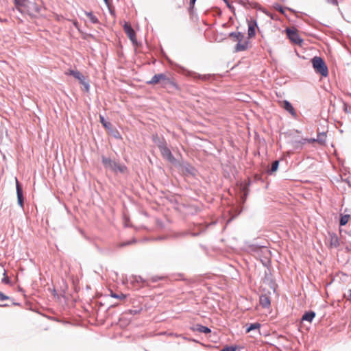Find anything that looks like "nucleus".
I'll use <instances>...</instances> for the list:
<instances>
[{
	"mask_svg": "<svg viewBox=\"0 0 351 351\" xmlns=\"http://www.w3.org/2000/svg\"><path fill=\"white\" fill-rule=\"evenodd\" d=\"M247 42H245L244 43H241V42H238V43L234 47V51L239 52L246 50L247 49Z\"/></svg>",
	"mask_w": 351,
	"mask_h": 351,
	"instance_id": "19",
	"label": "nucleus"
},
{
	"mask_svg": "<svg viewBox=\"0 0 351 351\" xmlns=\"http://www.w3.org/2000/svg\"><path fill=\"white\" fill-rule=\"evenodd\" d=\"M193 330L205 334H208L211 332V330L209 328L200 324H197Z\"/></svg>",
	"mask_w": 351,
	"mask_h": 351,
	"instance_id": "18",
	"label": "nucleus"
},
{
	"mask_svg": "<svg viewBox=\"0 0 351 351\" xmlns=\"http://www.w3.org/2000/svg\"><path fill=\"white\" fill-rule=\"evenodd\" d=\"M328 243L330 248H337L339 246V240L335 233H329Z\"/></svg>",
	"mask_w": 351,
	"mask_h": 351,
	"instance_id": "9",
	"label": "nucleus"
},
{
	"mask_svg": "<svg viewBox=\"0 0 351 351\" xmlns=\"http://www.w3.org/2000/svg\"><path fill=\"white\" fill-rule=\"evenodd\" d=\"M111 296L114 298L124 300L126 298V295L123 293L117 294L114 293H111Z\"/></svg>",
	"mask_w": 351,
	"mask_h": 351,
	"instance_id": "25",
	"label": "nucleus"
},
{
	"mask_svg": "<svg viewBox=\"0 0 351 351\" xmlns=\"http://www.w3.org/2000/svg\"><path fill=\"white\" fill-rule=\"evenodd\" d=\"M223 1L226 3V4L227 7H228V8H229L232 12H234V7H233V6H232L230 3H229V1H228V0H223Z\"/></svg>",
	"mask_w": 351,
	"mask_h": 351,
	"instance_id": "30",
	"label": "nucleus"
},
{
	"mask_svg": "<svg viewBox=\"0 0 351 351\" xmlns=\"http://www.w3.org/2000/svg\"><path fill=\"white\" fill-rule=\"evenodd\" d=\"M160 86L161 87L167 89L169 92L173 90L178 89V84L174 82V80L172 78H170L168 76H167L166 74H165V80H162Z\"/></svg>",
	"mask_w": 351,
	"mask_h": 351,
	"instance_id": "6",
	"label": "nucleus"
},
{
	"mask_svg": "<svg viewBox=\"0 0 351 351\" xmlns=\"http://www.w3.org/2000/svg\"><path fill=\"white\" fill-rule=\"evenodd\" d=\"M314 142H317L316 138H304V139H302V143H314Z\"/></svg>",
	"mask_w": 351,
	"mask_h": 351,
	"instance_id": "28",
	"label": "nucleus"
},
{
	"mask_svg": "<svg viewBox=\"0 0 351 351\" xmlns=\"http://www.w3.org/2000/svg\"><path fill=\"white\" fill-rule=\"evenodd\" d=\"M289 10L290 11H291V12H295L293 10H292V9H291V8H289Z\"/></svg>",
	"mask_w": 351,
	"mask_h": 351,
	"instance_id": "41",
	"label": "nucleus"
},
{
	"mask_svg": "<svg viewBox=\"0 0 351 351\" xmlns=\"http://www.w3.org/2000/svg\"><path fill=\"white\" fill-rule=\"evenodd\" d=\"M285 31L288 38L292 43L300 46L302 45V44L304 42V40L298 34V30L296 29L287 28Z\"/></svg>",
	"mask_w": 351,
	"mask_h": 351,
	"instance_id": "5",
	"label": "nucleus"
},
{
	"mask_svg": "<svg viewBox=\"0 0 351 351\" xmlns=\"http://www.w3.org/2000/svg\"><path fill=\"white\" fill-rule=\"evenodd\" d=\"M99 119L101 123L105 128L110 129L112 127V124L110 122L106 121L102 115H99Z\"/></svg>",
	"mask_w": 351,
	"mask_h": 351,
	"instance_id": "24",
	"label": "nucleus"
},
{
	"mask_svg": "<svg viewBox=\"0 0 351 351\" xmlns=\"http://www.w3.org/2000/svg\"><path fill=\"white\" fill-rule=\"evenodd\" d=\"M25 0H14V3L16 5L23 6L25 4Z\"/></svg>",
	"mask_w": 351,
	"mask_h": 351,
	"instance_id": "31",
	"label": "nucleus"
},
{
	"mask_svg": "<svg viewBox=\"0 0 351 351\" xmlns=\"http://www.w3.org/2000/svg\"><path fill=\"white\" fill-rule=\"evenodd\" d=\"M158 279H160V278H153L152 280H153V282H156L158 280Z\"/></svg>",
	"mask_w": 351,
	"mask_h": 351,
	"instance_id": "40",
	"label": "nucleus"
},
{
	"mask_svg": "<svg viewBox=\"0 0 351 351\" xmlns=\"http://www.w3.org/2000/svg\"><path fill=\"white\" fill-rule=\"evenodd\" d=\"M349 219H350V215H342L341 217L340 221H339L340 226H343L346 225L347 223L348 222Z\"/></svg>",
	"mask_w": 351,
	"mask_h": 351,
	"instance_id": "23",
	"label": "nucleus"
},
{
	"mask_svg": "<svg viewBox=\"0 0 351 351\" xmlns=\"http://www.w3.org/2000/svg\"><path fill=\"white\" fill-rule=\"evenodd\" d=\"M85 14L89 18L90 21L94 23L97 24L99 23V20L97 17L93 14L91 12H85Z\"/></svg>",
	"mask_w": 351,
	"mask_h": 351,
	"instance_id": "20",
	"label": "nucleus"
},
{
	"mask_svg": "<svg viewBox=\"0 0 351 351\" xmlns=\"http://www.w3.org/2000/svg\"><path fill=\"white\" fill-rule=\"evenodd\" d=\"M10 300V297L5 295L4 293L0 291V301H4Z\"/></svg>",
	"mask_w": 351,
	"mask_h": 351,
	"instance_id": "29",
	"label": "nucleus"
},
{
	"mask_svg": "<svg viewBox=\"0 0 351 351\" xmlns=\"http://www.w3.org/2000/svg\"><path fill=\"white\" fill-rule=\"evenodd\" d=\"M221 351H235V348L232 347H226L223 348Z\"/></svg>",
	"mask_w": 351,
	"mask_h": 351,
	"instance_id": "32",
	"label": "nucleus"
},
{
	"mask_svg": "<svg viewBox=\"0 0 351 351\" xmlns=\"http://www.w3.org/2000/svg\"><path fill=\"white\" fill-rule=\"evenodd\" d=\"M105 2V4L109 8L110 5V0H104Z\"/></svg>",
	"mask_w": 351,
	"mask_h": 351,
	"instance_id": "37",
	"label": "nucleus"
},
{
	"mask_svg": "<svg viewBox=\"0 0 351 351\" xmlns=\"http://www.w3.org/2000/svg\"><path fill=\"white\" fill-rule=\"evenodd\" d=\"M101 162L106 169H110L114 172L124 173L127 169L125 165H121L105 156H101Z\"/></svg>",
	"mask_w": 351,
	"mask_h": 351,
	"instance_id": "1",
	"label": "nucleus"
},
{
	"mask_svg": "<svg viewBox=\"0 0 351 351\" xmlns=\"http://www.w3.org/2000/svg\"><path fill=\"white\" fill-rule=\"evenodd\" d=\"M274 8H275L276 10H278V12H280V13H282V14H284V12H284V9H283V8H282L280 5H279V4L276 3V5H274Z\"/></svg>",
	"mask_w": 351,
	"mask_h": 351,
	"instance_id": "27",
	"label": "nucleus"
},
{
	"mask_svg": "<svg viewBox=\"0 0 351 351\" xmlns=\"http://www.w3.org/2000/svg\"><path fill=\"white\" fill-rule=\"evenodd\" d=\"M132 242V241H129V242H128V243H121V247L125 246V245H127L130 244Z\"/></svg>",
	"mask_w": 351,
	"mask_h": 351,
	"instance_id": "38",
	"label": "nucleus"
},
{
	"mask_svg": "<svg viewBox=\"0 0 351 351\" xmlns=\"http://www.w3.org/2000/svg\"><path fill=\"white\" fill-rule=\"evenodd\" d=\"M123 29H124L125 34H127V36H128V38L130 39V40L132 43L136 42V33L129 23L125 22V23L123 25Z\"/></svg>",
	"mask_w": 351,
	"mask_h": 351,
	"instance_id": "7",
	"label": "nucleus"
},
{
	"mask_svg": "<svg viewBox=\"0 0 351 351\" xmlns=\"http://www.w3.org/2000/svg\"><path fill=\"white\" fill-rule=\"evenodd\" d=\"M257 27V23L255 20L248 21L247 34L250 38H253L256 34L255 28Z\"/></svg>",
	"mask_w": 351,
	"mask_h": 351,
	"instance_id": "11",
	"label": "nucleus"
},
{
	"mask_svg": "<svg viewBox=\"0 0 351 351\" xmlns=\"http://www.w3.org/2000/svg\"><path fill=\"white\" fill-rule=\"evenodd\" d=\"M328 3H331L334 5H338L337 0H326Z\"/></svg>",
	"mask_w": 351,
	"mask_h": 351,
	"instance_id": "34",
	"label": "nucleus"
},
{
	"mask_svg": "<svg viewBox=\"0 0 351 351\" xmlns=\"http://www.w3.org/2000/svg\"><path fill=\"white\" fill-rule=\"evenodd\" d=\"M315 317V313L314 311H311L306 312L303 315L302 319L303 321H307V322H311Z\"/></svg>",
	"mask_w": 351,
	"mask_h": 351,
	"instance_id": "15",
	"label": "nucleus"
},
{
	"mask_svg": "<svg viewBox=\"0 0 351 351\" xmlns=\"http://www.w3.org/2000/svg\"><path fill=\"white\" fill-rule=\"evenodd\" d=\"M16 189L18 204L21 208H23L24 197L23 193V189L21 184L18 181L17 178H16Z\"/></svg>",
	"mask_w": 351,
	"mask_h": 351,
	"instance_id": "8",
	"label": "nucleus"
},
{
	"mask_svg": "<svg viewBox=\"0 0 351 351\" xmlns=\"http://www.w3.org/2000/svg\"><path fill=\"white\" fill-rule=\"evenodd\" d=\"M317 143L319 145H323L326 141V134L325 132H319L316 138Z\"/></svg>",
	"mask_w": 351,
	"mask_h": 351,
	"instance_id": "16",
	"label": "nucleus"
},
{
	"mask_svg": "<svg viewBox=\"0 0 351 351\" xmlns=\"http://www.w3.org/2000/svg\"><path fill=\"white\" fill-rule=\"evenodd\" d=\"M229 37L234 38L235 40L241 42L244 38V35L241 32H232L228 34Z\"/></svg>",
	"mask_w": 351,
	"mask_h": 351,
	"instance_id": "17",
	"label": "nucleus"
},
{
	"mask_svg": "<svg viewBox=\"0 0 351 351\" xmlns=\"http://www.w3.org/2000/svg\"><path fill=\"white\" fill-rule=\"evenodd\" d=\"M155 142L157 143L162 157L170 162H174L176 158L173 156L171 150L167 147L166 142L164 140H158V142Z\"/></svg>",
	"mask_w": 351,
	"mask_h": 351,
	"instance_id": "3",
	"label": "nucleus"
},
{
	"mask_svg": "<svg viewBox=\"0 0 351 351\" xmlns=\"http://www.w3.org/2000/svg\"><path fill=\"white\" fill-rule=\"evenodd\" d=\"M130 282L134 286H136L135 284H137L138 287H141L143 286L145 280L140 276H132Z\"/></svg>",
	"mask_w": 351,
	"mask_h": 351,
	"instance_id": "12",
	"label": "nucleus"
},
{
	"mask_svg": "<svg viewBox=\"0 0 351 351\" xmlns=\"http://www.w3.org/2000/svg\"><path fill=\"white\" fill-rule=\"evenodd\" d=\"M67 75H70L73 76L75 79H77L79 82L84 86V90L86 93H88L90 90V84L88 81L86 80V77L84 75H82L79 71L77 70H69L67 73H66Z\"/></svg>",
	"mask_w": 351,
	"mask_h": 351,
	"instance_id": "4",
	"label": "nucleus"
},
{
	"mask_svg": "<svg viewBox=\"0 0 351 351\" xmlns=\"http://www.w3.org/2000/svg\"><path fill=\"white\" fill-rule=\"evenodd\" d=\"M194 77H198L202 80H204V81H206V80H209L210 78L211 77V75H199V74H197L195 76H194Z\"/></svg>",
	"mask_w": 351,
	"mask_h": 351,
	"instance_id": "26",
	"label": "nucleus"
},
{
	"mask_svg": "<svg viewBox=\"0 0 351 351\" xmlns=\"http://www.w3.org/2000/svg\"><path fill=\"white\" fill-rule=\"evenodd\" d=\"M2 282H4V283H9L10 280H9V278L8 277H4L3 279H2Z\"/></svg>",
	"mask_w": 351,
	"mask_h": 351,
	"instance_id": "36",
	"label": "nucleus"
},
{
	"mask_svg": "<svg viewBox=\"0 0 351 351\" xmlns=\"http://www.w3.org/2000/svg\"><path fill=\"white\" fill-rule=\"evenodd\" d=\"M196 1L197 0H190V8L191 9L193 8Z\"/></svg>",
	"mask_w": 351,
	"mask_h": 351,
	"instance_id": "35",
	"label": "nucleus"
},
{
	"mask_svg": "<svg viewBox=\"0 0 351 351\" xmlns=\"http://www.w3.org/2000/svg\"><path fill=\"white\" fill-rule=\"evenodd\" d=\"M239 3L243 6H246L247 3L249 4L248 0H239Z\"/></svg>",
	"mask_w": 351,
	"mask_h": 351,
	"instance_id": "33",
	"label": "nucleus"
},
{
	"mask_svg": "<svg viewBox=\"0 0 351 351\" xmlns=\"http://www.w3.org/2000/svg\"><path fill=\"white\" fill-rule=\"evenodd\" d=\"M162 80H165V73L156 74L152 77L150 80L147 82V84L149 85H154L156 84H161Z\"/></svg>",
	"mask_w": 351,
	"mask_h": 351,
	"instance_id": "10",
	"label": "nucleus"
},
{
	"mask_svg": "<svg viewBox=\"0 0 351 351\" xmlns=\"http://www.w3.org/2000/svg\"><path fill=\"white\" fill-rule=\"evenodd\" d=\"M259 303L263 308H268L270 306V298L267 295H261L259 298Z\"/></svg>",
	"mask_w": 351,
	"mask_h": 351,
	"instance_id": "13",
	"label": "nucleus"
},
{
	"mask_svg": "<svg viewBox=\"0 0 351 351\" xmlns=\"http://www.w3.org/2000/svg\"><path fill=\"white\" fill-rule=\"evenodd\" d=\"M313 66L317 73H319L324 77L328 74V68L323 59L320 57L315 56L312 59Z\"/></svg>",
	"mask_w": 351,
	"mask_h": 351,
	"instance_id": "2",
	"label": "nucleus"
},
{
	"mask_svg": "<svg viewBox=\"0 0 351 351\" xmlns=\"http://www.w3.org/2000/svg\"><path fill=\"white\" fill-rule=\"evenodd\" d=\"M261 327V324L258 322L250 324L249 326L247 325L246 332H249L253 330H258Z\"/></svg>",
	"mask_w": 351,
	"mask_h": 351,
	"instance_id": "22",
	"label": "nucleus"
},
{
	"mask_svg": "<svg viewBox=\"0 0 351 351\" xmlns=\"http://www.w3.org/2000/svg\"><path fill=\"white\" fill-rule=\"evenodd\" d=\"M283 108L287 110L288 111L293 117H296V112H295V110L294 109V108L293 107V106L291 105V104L287 101V100H285L283 101V105H282Z\"/></svg>",
	"mask_w": 351,
	"mask_h": 351,
	"instance_id": "14",
	"label": "nucleus"
},
{
	"mask_svg": "<svg viewBox=\"0 0 351 351\" xmlns=\"http://www.w3.org/2000/svg\"><path fill=\"white\" fill-rule=\"evenodd\" d=\"M279 161L275 160L272 162L271 168L268 170L267 173L271 175L274 172L276 171L278 169Z\"/></svg>",
	"mask_w": 351,
	"mask_h": 351,
	"instance_id": "21",
	"label": "nucleus"
},
{
	"mask_svg": "<svg viewBox=\"0 0 351 351\" xmlns=\"http://www.w3.org/2000/svg\"><path fill=\"white\" fill-rule=\"evenodd\" d=\"M348 300H350L351 299V289H349L348 290Z\"/></svg>",
	"mask_w": 351,
	"mask_h": 351,
	"instance_id": "39",
	"label": "nucleus"
}]
</instances>
